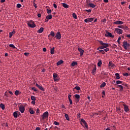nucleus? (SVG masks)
<instances>
[{
	"label": "nucleus",
	"mask_w": 130,
	"mask_h": 130,
	"mask_svg": "<svg viewBox=\"0 0 130 130\" xmlns=\"http://www.w3.org/2000/svg\"><path fill=\"white\" fill-rule=\"evenodd\" d=\"M74 89H76V90H77V91H80V90H81V88L80 87V86H76Z\"/></svg>",
	"instance_id": "nucleus-38"
},
{
	"label": "nucleus",
	"mask_w": 130,
	"mask_h": 130,
	"mask_svg": "<svg viewBox=\"0 0 130 130\" xmlns=\"http://www.w3.org/2000/svg\"><path fill=\"white\" fill-rule=\"evenodd\" d=\"M71 98H72V95L69 94L68 95V99L69 100L70 105H72V104H73V101H72V99H71Z\"/></svg>",
	"instance_id": "nucleus-15"
},
{
	"label": "nucleus",
	"mask_w": 130,
	"mask_h": 130,
	"mask_svg": "<svg viewBox=\"0 0 130 130\" xmlns=\"http://www.w3.org/2000/svg\"><path fill=\"white\" fill-rule=\"evenodd\" d=\"M115 31L116 33H117V34H119V35H120V34H121L123 32L122 29L117 28L115 29Z\"/></svg>",
	"instance_id": "nucleus-7"
},
{
	"label": "nucleus",
	"mask_w": 130,
	"mask_h": 130,
	"mask_svg": "<svg viewBox=\"0 0 130 130\" xmlns=\"http://www.w3.org/2000/svg\"><path fill=\"white\" fill-rule=\"evenodd\" d=\"M97 70V68H96V66H94L93 69L92 71V73L94 74L96 72V70Z\"/></svg>",
	"instance_id": "nucleus-30"
},
{
	"label": "nucleus",
	"mask_w": 130,
	"mask_h": 130,
	"mask_svg": "<svg viewBox=\"0 0 130 130\" xmlns=\"http://www.w3.org/2000/svg\"><path fill=\"white\" fill-rule=\"evenodd\" d=\"M53 78H57V74L56 73H54L53 74Z\"/></svg>",
	"instance_id": "nucleus-39"
},
{
	"label": "nucleus",
	"mask_w": 130,
	"mask_h": 130,
	"mask_svg": "<svg viewBox=\"0 0 130 130\" xmlns=\"http://www.w3.org/2000/svg\"><path fill=\"white\" fill-rule=\"evenodd\" d=\"M56 39H60L61 38V35L60 32H57L55 36Z\"/></svg>",
	"instance_id": "nucleus-6"
},
{
	"label": "nucleus",
	"mask_w": 130,
	"mask_h": 130,
	"mask_svg": "<svg viewBox=\"0 0 130 130\" xmlns=\"http://www.w3.org/2000/svg\"><path fill=\"white\" fill-rule=\"evenodd\" d=\"M87 99L89 100V101H91V100H92V99L90 96L87 97Z\"/></svg>",
	"instance_id": "nucleus-60"
},
{
	"label": "nucleus",
	"mask_w": 130,
	"mask_h": 130,
	"mask_svg": "<svg viewBox=\"0 0 130 130\" xmlns=\"http://www.w3.org/2000/svg\"><path fill=\"white\" fill-rule=\"evenodd\" d=\"M54 124H55V125H59V123L58 122H56V121H55L54 122Z\"/></svg>",
	"instance_id": "nucleus-43"
},
{
	"label": "nucleus",
	"mask_w": 130,
	"mask_h": 130,
	"mask_svg": "<svg viewBox=\"0 0 130 130\" xmlns=\"http://www.w3.org/2000/svg\"><path fill=\"white\" fill-rule=\"evenodd\" d=\"M24 54L26 56H28L29 55V53H24Z\"/></svg>",
	"instance_id": "nucleus-56"
},
{
	"label": "nucleus",
	"mask_w": 130,
	"mask_h": 130,
	"mask_svg": "<svg viewBox=\"0 0 130 130\" xmlns=\"http://www.w3.org/2000/svg\"><path fill=\"white\" fill-rule=\"evenodd\" d=\"M115 65L113 63H112V62H111V61H110L109 62V67H110V68H114V66H115Z\"/></svg>",
	"instance_id": "nucleus-16"
},
{
	"label": "nucleus",
	"mask_w": 130,
	"mask_h": 130,
	"mask_svg": "<svg viewBox=\"0 0 130 130\" xmlns=\"http://www.w3.org/2000/svg\"><path fill=\"white\" fill-rule=\"evenodd\" d=\"M15 94L16 96H18V95H19V91H18V90L15 91Z\"/></svg>",
	"instance_id": "nucleus-46"
},
{
	"label": "nucleus",
	"mask_w": 130,
	"mask_h": 130,
	"mask_svg": "<svg viewBox=\"0 0 130 130\" xmlns=\"http://www.w3.org/2000/svg\"><path fill=\"white\" fill-rule=\"evenodd\" d=\"M75 98H76V99L79 101L80 100V95L75 94Z\"/></svg>",
	"instance_id": "nucleus-32"
},
{
	"label": "nucleus",
	"mask_w": 130,
	"mask_h": 130,
	"mask_svg": "<svg viewBox=\"0 0 130 130\" xmlns=\"http://www.w3.org/2000/svg\"><path fill=\"white\" fill-rule=\"evenodd\" d=\"M27 24L28 26H29V27H30V28H35V27H36V25L34 23V22H33V21L32 20L28 21L27 22Z\"/></svg>",
	"instance_id": "nucleus-1"
},
{
	"label": "nucleus",
	"mask_w": 130,
	"mask_h": 130,
	"mask_svg": "<svg viewBox=\"0 0 130 130\" xmlns=\"http://www.w3.org/2000/svg\"><path fill=\"white\" fill-rule=\"evenodd\" d=\"M121 83H122V81H121L120 80L116 81L117 85H120V84H121Z\"/></svg>",
	"instance_id": "nucleus-36"
},
{
	"label": "nucleus",
	"mask_w": 130,
	"mask_h": 130,
	"mask_svg": "<svg viewBox=\"0 0 130 130\" xmlns=\"http://www.w3.org/2000/svg\"><path fill=\"white\" fill-rule=\"evenodd\" d=\"M104 50H100L99 52L101 53H102V54H104V53H105V52H104Z\"/></svg>",
	"instance_id": "nucleus-44"
},
{
	"label": "nucleus",
	"mask_w": 130,
	"mask_h": 130,
	"mask_svg": "<svg viewBox=\"0 0 130 130\" xmlns=\"http://www.w3.org/2000/svg\"><path fill=\"white\" fill-rule=\"evenodd\" d=\"M47 14H50L51 13V10L47 9Z\"/></svg>",
	"instance_id": "nucleus-48"
},
{
	"label": "nucleus",
	"mask_w": 130,
	"mask_h": 130,
	"mask_svg": "<svg viewBox=\"0 0 130 130\" xmlns=\"http://www.w3.org/2000/svg\"><path fill=\"white\" fill-rule=\"evenodd\" d=\"M14 34H15V31H13L9 33V37L10 38H12V36H13V35H14Z\"/></svg>",
	"instance_id": "nucleus-21"
},
{
	"label": "nucleus",
	"mask_w": 130,
	"mask_h": 130,
	"mask_svg": "<svg viewBox=\"0 0 130 130\" xmlns=\"http://www.w3.org/2000/svg\"><path fill=\"white\" fill-rule=\"evenodd\" d=\"M116 110L118 112L119 111H120V109L118 107L116 108Z\"/></svg>",
	"instance_id": "nucleus-54"
},
{
	"label": "nucleus",
	"mask_w": 130,
	"mask_h": 130,
	"mask_svg": "<svg viewBox=\"0 0 130 130\" xmlns=\"http://www.w3.org/2000/svg\"><path fill=\"white\" fill-rule=\"evenodd\" d=\"M117 87H119L120 88V91H122V90H123V86H122V85H117Z\"/></svg>",
	"instance_id": "nucleus-35"
},
{
	"label": "nucleus",
	"mask_w": 130,
	"mask_h": 130,
	"mask_svg": "<svg viewBox=\"0 0 130 130\" xmlns=\"http://www.w3.org/2000/svg\"><path fill=\"white\" fill-rule=\"evenodd\" d=\"M38 18H41V14H38Z\"/></svg>",
	"instance_id": "nucleus-61"
},
{
	"label": "nucleus",
	"mask_w": 130,
	"mask_h": 130,
	"mask_svg": "<svg viewBox=\"0 0 130 130\" xmlns=\"http://www.w3.org/2000/svg\"><path fill=\"white\" fill-rule=\"evenodd\" d=\"M123 46L124 49H127L128 47L129 46V44L127 43V42H124L123 43Z\"/></svg>",
	"instance_id": "nucleus-3"
},
{
	"label": "nucleus",
	"mask_w": 130,
	"mask_h": 130,
	"mask_svg": "<svg viewBox=\"0 0 130 130\" xmlns=\"http://www.w3.org/2000/svg\"><path fill=\"white\" fill-rule=\"evenodd\" d=\"M46 17H47V19H48V20H51V19H52V15H49L47 16Z\"/></svg>",
	"instance_id": "nucleus-26"
},
{
	"label": "nucleus",
	"mask_w": 130,
	"mask_h": 130,
	"mask_svg": "<svg viewBox=\"0 0 130 130\" xmlns=\"http://www.w3.org/2000/svg\"><path fill=\"white\" fill-rule=\"evenodd\" d=\"M102 64V61L100 60L99 61L98 63V67H101V65Z\"/></svg>",
	"instance_id": "nucleus-33"
},
{
	"label": "nucleus",
	"mask_w": 130,
	"mask_h": 130,
	"mask_svg": "<svg viewBox=\"0 0 130 130\" xmlns=\"http://www.w3.org/2000/svg\"><path fill=\"white\" fill-rule=\"evenodd\" d=\"M81 122H83L86 128H88V125L87 124V122H86V121H85L84 119H81Z\"/></svg>",
	"instance_id": "nucleus-10"
},
{
	"label": "nucleus",
	"mask_w": 130,
	"mask_h": 130,
	"mask_svg": "<svg viewBox=\"0 0 130 130\" xmlns=\"http://www.w3.org/2000/svg\"><path fill=\"white\" fill-rule=\"evenodd\" d=\"M89 7H90V8H92L93 9H94V8H95V7H96V6H95V5H94L92 3H89Z\"/></svg>",
	"instance_id": "nucleus-24"
},
{
	"label": "nucleus",
	"mask_w": 130,
	"mask_h": 130,
	"mask_svg": "<svg viewBox=\"0 0 130 130\" xmlns=\"http://www.w3.org/2000/svg\"><path fill=\"white\" fill-rule=\"evenodd\" d=\"M118 28H120V29H124V26H123V25H118Z\"/></svg>",
	"instance_id": "nucleus-41"
},
{
	"label": "nucleus",
	"mask_w": 130,
	"mask_h": 130,
	"mask_svg": "<svg viewBox=\"0 0 130 130\" xmlns=\"http://www.w3.org/2000/svg\"><path fill=\"white\" fill-rule=\"evenodd\" d=\"M62 7L64 8L65 9H68L69 8V5L66 3H62Z\"/></svg>",
	"instance_id": "nucleus-17"
},
{
	"label": "nucleus",
	"mask_w": 130,
	"mask_h": 130,
	"mask_svg": "<svg viewBox=\"0 0 130 130\" xmlns=\"http://www.w3.org/2000/svg\"><path fill=\"white\" fill-rule=\"evenodd\" d=\"M19 109L21 113H24V112H25V107H24V106H20Z\"/></svg>",
	"instance_id": "nucleus-4"
},
{
	"label": "nucleus",
	"mask_w": 130,
	"mask_h": 130,
	"mask_svg": "<svg viewBox=\"0 0 130 130\" xmlns=\"http://www.w3.org/2000/svg\"><path fill=\"white\" fill-rule=\"evenodd\" d=\"M31 90H33L34 91H37L35 87H31Z\"/></svg>",
	"instance_id": "nucleus-53"
},
{
	"label": "nucleus",
	"mask_w": 130,
	"mask_h": 130,
	"mask_svg": "<svg viewBox=\"0 0 130 130\" xmlns=\"http://www.w3.org/2000/svg\"><path fill=\"white\" fill-rule=\"evenodd\" d=\"M36 86L40 89V90H41V91H44V88L42 87L41 85H39L38 83L36 84Z\"/></svg>",
	"instance_id": "nucleus-11"
},
{
	"label": "nucleus",
	"mask_w": 130,
	"mask_h": 130,
	"mask_svg": "<svg viewBox=\"0 0 130 130\" xmlns=\"http://www.w3.org/2000/svg\"><path fill=\"white\" fill-rule=\"evenodd\" d=\"M104 51L107 52V51H109V48H106V49H104Z\"/></svg>",
	"instance_id": "nucleus-49"
},
{
	"label": "nucleus",
	"mask_w": 130,
	"mask_h": 130,
	"mask_svg": "<svg viewBox=\"0 0 130 130\" xmlns=\"http://www.w3.org/2000/svg\"><path fill=\"white\" fill-rule=\"evenodd\" d=\"M78 64V62H75V61H73L72 64L71 66L72 67H75V66H77Z\"/></svg>",
	"instance_id": "nucleus-25"
},
{
	"label": "nucleus",
	"mask_w": 130,
	"mask_h": 130,
	"mask_svg": "<svg viewBox=\"0 0 130 130\" xmlns=\"http://www.w3.org/2000/svg\"><path fill=\"white\" fill-rule=\"evenodd\" d=\"M73 18H74V19H77V15H76V14L73 13Z\"/></svg>",
	"instance_id": "nucleus-45"
},
{
	"label": "nucleus",
	"mask_w": 130,
	"mask_h": 130,
	"mask_svg": "<svg viewBox=\"0 0 130 130\" xmlns=\"http://www.w3.org/2000/svg\"><path fill=\"white\" fill-rule=\"evenodd\" d=\"M61 63H63V61L62 60H60L57 62V66H60Z\"/></svg>",
	"instance_id": "nucleus-19"
},
{
	"label": "nucleus",
	"mask_w": 130,
	"mask_h": 130,
	"mask_svg": "<svg viewBox=\"0 0 130 130\" xmlns=\"http://www.w3.org/2000/svg\"><path fill=\"white\" fill-rule=\"evenodd\" d=\"M65 117L67 120H70V117H69V115H68V114H65Z\"/></svg>",
	"instance_id": "nucleus-34"
},
{
	"label": "nucleus",
	"mask_w": 130,
	"mask_h": 130,
	"mask_svg": "<svg viewBox=\"0 0 130 130\" xmlns=\"http://www.w3.org/2000/svg\"><path fill=\"white\" fill-rule=\"evenodd\" d=\"M114 24H115L116 25H122L123 24V22L121 21H116L114 22Z\"/></svg>",
	"instance_id": "nucleus-8"
},
{
	"label": "nucleus",
	"mask_w": 130,
	"mask_h": 130,
	"mask_svg": "<svg viewBox=\"0 0 130 130\" xmlns=\"http://www.w3.org/2000/svg\"><path fill=\"white\" fill-rule=\"evenodd\" d=\"M123 76H124V77H128V73H124L123 74Z\"/></svg>",
	"instance_id": "nucleus-50"
},
{
	"label": "nucleus",
	"mask_w": 130,
	"mask_h": 130,
	"mask_svg": "<svg viewBox=\"0 0 130 130\" xmlns=\"http://www.w3.org/2000/svg\"><path fill=\"white\" fill-rule=\"evenodd\" d=\"M53 7H54V8H55V9H56V8H57V6L55 4H53Z\"/></svg>",
	"instance_id": "nucleus-55"
},
{
	"label": "nucleus",
	"mask_w": 130,
	"mask_h": 130,
	"mask_svg": "<svg viewBox=\"0 0 130 130\" xmlns=\"http://www.w3.org/2000/svg\"><path fill=\"white\" fill-rule=\"evenodd\" d=\"M105 36L106 37H113V36H112V34L108 31H107L106 33L105 34Z\"/></svg>",
	"instance_id": "nucleus-12"
},
{
	"label": "nucleus",
	"mask_w": 130,
	"mask_h": 130,
	"mask_svg": "<svg viewBox=\"0 0 130 130\" xmlns=\"http://www.w3.org/2000/svg\"><path fill=\"white\" fill-rule=\"evenodd\" d=\"M124 106V110L125 112H127L128 111H129V109H128V107L126 106V105H123Z\"/></svg>",
	"instance_id": "nucleus-13"
},
{
	"label": "nucleus",
	"mask_w": 130,
	"mask_h": 130,
	"mask_svg": "<svg viewBox=\"0 0 130 130\" xmlns=\"http://www.w3.org/2000/svg\"><path fill=\"white\" fill-rule=\"evenodd\" d=\"M43 51H44V52H46V49L45 48H44L43 49Z\"/></svg>",
	"instance_id": "nucleus-58"
},
{
	"label": "nucleus",
	"mask_w": 130,
	"mask_h": 130,
	"mask_svg": "<svg viewBox=\"0 0 130 130\" xmlns=\"http://www.w3.org/2000/svg\"><path fill=\"white\" fill-rule=\"evenodd\" d=\"M106 21H107V19H106V18H104V19L102 20V22H103V23H106Z\"/></svg>",
	"instance_id": "nucleus-51"
},
{
	"label": "nucleus",
	"mask_w": 130,
	"mask_h": 130,
	"mask_svg": "<svg viewBox=\"0 0 130 130\" xmlns=\"http://www.w3.org/2000/svg\"><path fill=\"white\" fill-rule=\"evenodd\" d=\"M126 37H127L128 38H130V35H127Z\"/></svg>",
	"instance_id": "nucleus-64"
},
{
	"label": "nucleus",
	"mask_w": 130,
	"mask_h": 130,
	"mask_svg": "<svg viewBox=\"0 0 130 130\" xmlns=\"http://www.w3.org/2000/svg\"><path fill=\"white\" fill-rule=\"evenodd\" d=\"M52 36V37H54L55 36V34H54V32L53 31H51L50 35H49V36Z\"/></svg>",
	"instance_id": "nucleus-31"
},
{
	"label": "nucleus",
	"mask_w": 130,
	"mask_h": 130,
	"mask_svg": "<svg viewBox=\"0 0 130 130\" xmlns=\"http://www.w3.org/2000/svg\"><path fill=\"white\" fill-rule=\"evenodd\" d=\"M0 107L3 110H5V105H4V104H1Z\"/></svg>",
	"instance_id": "nucleus-27"
},
{
	"label": "nucleus",
	"mask_w": 130,
	"mask_h": 130,
	"mask_svg": "<svg viewBox=\"0 0 130 130\" xmlns=\"http://www.w3.org/2000/svg\"><path fill=\"white\" fill-rule=\"evenodd\" d=\"M48 18H47V17H46V19H45V22H48Z\"/></svg>",
	"instance_id": "nucleus-62"
},
{
	"label": "nucleus",
	"mask_w": 130,
	"mask_h": 130,
	"mask_svg": "<svg viewBox=\"0 0 130 130\" xmlns=\"http://www.w3.org/2000/svg\"><path fill=\"white\" fill-rule=\"evenodd\" d=\"M48 117V112H45L43 114V118H46Z\"/></svg>",
	"instance_id": "nucleus-9"
},
{
	"label": "nucleus",
	"mask_w": 130,
	"mask_h": 130,
	"mask_svg": "<svg viewBox=\"0 0 130 130\" xmlns=\"http://www.w3.org/2000/svg\"><path fill=\"white\" fill-rule=\"evenodd\" d=\"M78 50L80 53V56H82V55L84 54V50L82 49L81 48H78Z\"/></svg>",
	"instance_id": "nucleus-14"
},
{
	"label": "nucleus",
	"mask_w": 130,
	"mask_h": 130,
	"mask_svg": "<svg viewBox=\"0 0 130 130\" xmlns=\"http://www.w3.org/2000/svg\"><path fill=\"white\" fill-rule=\"evenodd\" d=\"M121 40V37H119L118 38V40H117V42H118V43L119 44V43H120L119 41H120Z\"/></svg>",
	"instance_id": "nucleus-47"
},
{
	"label": "nucleus",
	"mask_w": 130,
	"mask_h": 130,
	"mask_svg": "<svg viewBox=\"0 0 130 130\" xmlns=\"http://www.w3.org/2000/svg\"><path fill=\"white\" fill-rule=\"evenodd\" d=\"M16 7H17V9H20V8H21V7H22V5H21L20 4H18L17 5Z\"/></svg>",
	"instance_id": "nucleus-42"
},
{
	"label": "nucleus",
	"mask_w": 130,
	"mask_h": 130,
	"mask_svg": "<svg viewBox=\"0 0 130 130\" xmlns=\"http://www.w3.org/2000/svg\"><path fill=\"white\" fill-rule=\"evenodd\" d=\"M44 30V28L43 27H41L38 30V33H42Z\"/></svg>",
	"instance_id": "nucleus-20"
},
{
	"label": "nucleus",
	"mask_w": 130,
	"mask_h": 130,
	"mask_svg": "<svg viewBox=\"0 0 130 130\" xmlns=\"http://www.w3.org/2000/svg\"><path fill=\"white\" fill-rule=\"evenodd\" d=\"M31 103H32V104H34V105H35V104H36L35 101H32L31 102Z\"/></svg>",
	"instance_id": "nucleus-59"
},
{
	"label": "nucleus",
	"mask_w": 130,
	"mask_h": 130,
	"mask_svg": "<svg viewBox=\"0 0 130 130\" xmlns=\"http://www.w3.org/2000/svg\"><path fill=\"white\" fill-rule=\"evenodd\" d=\"M106 86V83L105 82H103L101 85L100 87L101 88H103L104 87H105Z\"/></svg>",
	"instance_id": "nucleus-29"
},
{
	"label": "nucleus",
	"mask_w": 130,
	"mask_h": 130,
	"mask_svg": "<svg viewBox=\"0 0 130 130\" xmlns=\"http://www.w3.org/2000/svg\"><path fill=\"white\" fill-rule=\"evenodd\" d=\"M28 112H29L30 114H34V113H35V112L31 108L29 109Z\"/></svg>",
	"instance_id": "nucleus-18"
},
{
	"label": "nucleus",
	"mask_w": 130,
	"mask_h": 130,
	"mask_svg": "<svg viewBox=\"0 0 130 130\" xmlns=\"http://www.w3.org/2000/svg\"><path fill=\"white\" fill-rule=\"evenodd\" d=\"M9 46L12 48H16V47L15 46V45H14V44H10Z\"/></svg>",
	"instance_id": "nucleus-40"
},
{
	"label": "nucleus",
	"mask_w": 130,
	"mask_h": 130,
	"mask_svg": "<svg viewBox=\"0 0 130 130\" xmlns=\"http://www.w3.org/2000/svg\"><path fill=\"white\" fill-rule=\"evenodd\" d=\"M94 18L90 17V18H87L86 19L84 20V22L85 23H90L91 22H93L94 21Z\"/></svg>",
	"instance_id": "nucleus-2"
},
{
	"label": "nucleus",
	"mask_w": 130,
	"mask_h": 130,
	"mask_svg": "<svg viewBox=\"0 0 130 130\" xmlns=\"http://www.w3.org/2000/svg\"><path fill=\"white\" fill-rule=\"evenodd\" d=\"M115 76H116V79H117V80H119V79H120V77H119V74L116 73Z\"/></svg>",
	"instance_id": "nucleus-22"
},
{
	"label": "nucleus",
	"mask_w": 130,
	"mask_h": 130,
	"mask_svg": "<svg viewBox=\"0 0 130 130\" xmlns=\"http://www.w3.org/2000/svg\"><path fill=\"white\" fill-rule=\"evenodd\" d=\"M50 53L51 54H54V47H53L50 50Z\"/></svg>",
	"instance_id": "nucleus-23"
},
{
	"label": "nucleus",
	"mask_w": 130,
	"mask_h": 130,
	"mask_svg": "<svg viewBox=\"0 0 130 130\" xmlns=\"http://www.w3.org/2000/svg\"><path fill=\"white\" fill-rule=\"evenodd\" d=\"M91 10L89 9V10H86V11L88 13H91Z\"/></svg>",
	"instance_id": "nucleus-57"
},
{
	"label": "nucleus",
	"mask_w": 130,
	"mask_h": 130,
	"mask_svg": "<svg viewBox=\"0 0 130 130\" xmlns=\"http://www.w3.org/2000/svg\"><path fill=\"white\" fill-rule=\"evenodd\" d=\"M100 43L102 45L103 47L105 48H107V47H108L109 46V44L107 43H104L103 41H100Z\"/></svg>",
	"instance_id": "nucleus-5"
},
{
	"label": "nucleus",
	"mask_w": 130,
	"mask_h": 130,
	"mask_svg": "<svg viewBox=\"0 0 130 130\" xmlns=\"http://www.w3.org/2000/svg\"><path fill=\"white\" fill-rule=\"evenodd\" d=\"M36 130H40V127H38L36 128Z\"/></svg>",
	"instance_id": "nucleus-63"
},
{
	"label": "nucleus",
	"mask_w": 130,
	"mask_h": 130,
	"mask_svg": "<svg viewBox=\"0 0 130 130\" xmlns=\"http://www.w3.org/2000/svg\"><path fill=\"white\" fill-rule=\"evenodd\" d=\"M54 82H56V81H58V78L57 77L53 78Z\"/></svg>",
	"instance_id": "nucleus-52"
},
{
	"label": "nucleus",
	"mask_w": 130,
	"mask_h": 130,
	"mask_svg": "<svg viewBox=\"0 0 130 130\" xmlns=\"http://www.w3.org/2000/svg\"><path fill=\"white\" fill-rule=\"evenodd\" d=\"M13 116H14L15 118H17V117H18V113H17V112H14L13 113Z\"/></svg>",
	"instance_id": "nucleus-28"
},
{
	"label": "nucleus",
	"mask_w": 130,
	"mask_h": 130,
	"mask_svg": "<svg viewBox=\"0 0 130 130\" xmlns=\"http://www.w3.org/2000/svg\"><path fill=\"white\" fill-rule=\"evenodd\" d=\"M31 100H32V101H36V98H35V96L32 95V96H31Z\"/></svg>",
	"instance_id": "nucleus-37"
}]
</instances>
